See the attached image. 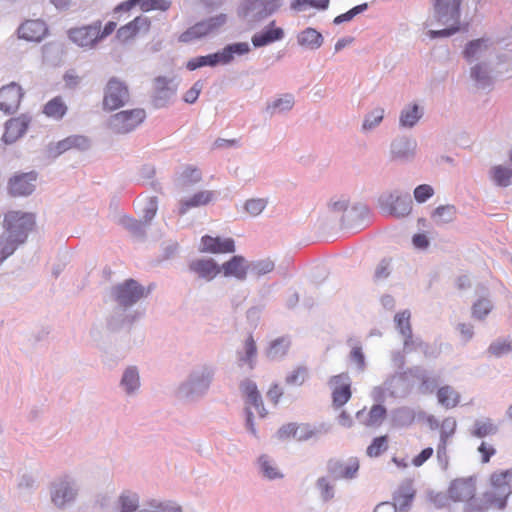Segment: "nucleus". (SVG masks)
Instances as JSON below:
<instances>
[{"mask_svg": "<svg viewBox=\"0 0 512 512\" xmlns=\"http://www.w3.org/2000/svg\"><path fill=\"white\" fill-rule=\"evenodd\" d=\"M4 223L6 229L0 237V264L25 242L35 220L30 213L10 211L6 214Z\"/></svg>", "mask_w": 512, "mask_h": 512, "instance_id": "1", "label": "nucleus"}, {"mask_svg": "<svg viewBox=\"0 0 512 512\" xmlns=\"http://www.w3.org/2000/svg\"><path fill=\"white\" fill-rule=\"evenodd\" d=\"M215 372L216 368L212 364L195 366L177 387V398L185 402H196L203 398L210 389Z\"/></svg>", "mask_w": 512, "mask_h": 512, "instance_id": "2", "label": "nucleus"}, {"mask_svg": "<svg viewBox=\"0 0 512 512\" xmlns=\"http://www.w3.org/2000/svg\"><path fill=\"white\" fill-rule=\"evenodd\" d=\"M512 469L505 471H496L490 476L491 489L483 494V505H476V501L468 505L469 512H485L490 507L504 509L507 499L512 494Z\"/></svg>", "mask_w": 512, "mask_h": 512, "instance_id": "3", "label": "nucleus"}, {"mask_svg": "<svg viewBox=\"0 0 512 512\" xmlns=\"http://www.w3.org/2000/svg\"><path fill=\"white\" fill-rule=\"evenodd\" d=\"M463 0H433V14L428 25L444 26L440 30H429L431 38L449 37L459 31L460 6Z\"/></svg>", "mask_w": 512, "mask_h": 512, "instance_id": "4", "label": "nucleus"}, {"mask_svg": "<svg viewBox=\"0 0 512 512\" xmlns=\"http://www.w3.org/2000/svg\"><path fill=\"white\" fill-rule=\"evenodd\" d=\"M78 493V482L69 475L57 478L50 486L51 502L58 509L71 506L76 501Z\"/></svg>", "mask_w": 512, "mask_h": 512, "instance_id": "5", "label": "nucleus"}, {"mask_svg": "<svg viewBox=\"0 0 512 512\" xmlns=\"http://www.w3.org/2000/svg\"><path fill=\"white\" fill-rule=\"evenodd\" d=\"M146 119V111L142 108L122 110L110 115L107 120L108 129L117 135L133 132Z\"/></svg>", "mask_w": 512, "mask_h": 512, "instance_id": "6", "label": "nucleus"}, {"mask_svg": "<svg viewBox=\"0 0 512 512\" xmlns=\"http://www.w3.org/2000/svg\"><path fill=\"white\" fill-rule=\"evenodd\" d=\"M151 292L150 287L145 288L134 279H127L111 289V297L121 307L128 308Z\"/></svg>", "mask_w": 512, "mask_h": 512, "instance_id": "7", "label": "nucleus"}, {"mask_svg": "<svg viewBox=\"0 0 512 512\" xmlns=\"http://www.w3.org/2000/svg\"><path fill=\"white\" fill-rule=\"evenodd\" d=\"M378 204L383 212L395 217H405L412 210L410 194L400 190L383 192L378 198Z\"/></svg>", "mask_w": 512, "mask_h": 512, "instance_id": "8", "label": "nucleus"}, {"mask_svg": "<svg viewBox=\"0 0 512 512\" xmlns=\"http://www.w3.org/2000/svg\"><path fill=\"white\" fill-rule=\"evenodd\" d=\"M130 102V91L127 84L117 77H111L103 92V109L117 110Z\"/></svg>", "mask_w": 512, "mask_h": 512, "instance_id": "9", "label": "nucleus"}, {"mask_svg": "<svg viewBox=\"0 0 512 512\" xmlns=\"http://www.w3.org/2000/svg\"><path fill=\"white\" fill-rule=\"evenodd\" d=\"M476 492V479L473 476L454 479L448 488L449 498L454 502H467L465 510L469 512L468 505L476 501V505H483L482 499L474 498Z\"/></svg>", "mask_w": 512, "mask_h": 512, "instance_id": "10", "label": "nucleus"}, {"mask_svg": "<svg viewBox=\"0 0 512 512\" xmlns=\"http://www.w3.org/2000/svg\"><path fill=\"white\" fill-rule=\"evenodd\" d=\"M282 6V0H244L241 13L249 22L261 21Z\"/></svg>", "mask_w": 512, "mask_h": 512, "instance_id": "11", "label": "nucleus"}, {"mask_svg": "<svg viewBox=\"0 0 512 512\" xmlns=\"http://www.w3.org/2000/svg\"><path fill=\"white\" fill-rule=\"evenodd\" d=\"M101 21H95L90 25L71 28L68 31L69 39L82 48H94L100 41Z\"/></svg>", "mask_w": 512, "mask_h": 512, "instance_id": "12", "label": "nucleus"}, {"mask_svg": "<svg viewBox=\"0 0 512 512\" xmlns=\"http://www.w3.org/2000/svg\"><path fill=\"white\" fill-rule=\"evenodd\" d=\"M227 16L225 14H219L211 17L205 21L196 23L190 27L179 37L181 42L187 43L195 39L202 38L210 33L217 31L222 25L225 24Z\"/></svg>", "mask_w": 512, "mask_h": 512, "instance_id": "13", "label": "nucleus"}, {"mask_svg": "<svg viewBox=\"0 0 512 512\" xmlns=\"http://www.w3.org/2000/svg\"><path fill=\"white\" fill-rule=\"evenodd\" d=\"M177 85L173 78L158 76L153 81L152 102L154 107L162 108L167 106L175 96Z\"/></svg>", "mask_w": 512, "mask_h": 512, "instance_id": "14", "label": "nucleus"}, {"mask_svg": "<svg viewBox=\"0 0 512 512\" xmlns=\"http://www.w3.org/2000/svg\"><path fill=\"white\" fill-rule=\"evenodd\" d=\"M359 460L351 457L346 461L331 459L327 463V471L333 480H353L359 471Z\"/></svg>", "mask_w": 512, "mask_h": 512, "instance_id": "15", "label": "nucleus"}, {"mask_svg": "<svg viewBox=\"0 0 512 512\" xmlns=\"http://www.w3.org/2000/svg\"><path fill=\"white\" fill-rule=\"evenodd\" d=\"M417 142L410 136H397L390 144L391 158L395 161L406 163L414 159Z\"/></svg>", "mask_w": 512, "mask_h": 512, "instance_id": "16", "label": "nucleus"}, {"mask_svg": "<svg viewBox=\"0 0 512 512\" xmlns=\"http://www.w3.org/2000/svg\"><path fill=\"white\" fill-rule=\"evenodd\" d=\"M198 250L201 253L210 254L233 253L235 252V241L230 237L204 235L201 237Z\"/></svg>", "mask_w": 512, "mask_h": 512, "instance_id": "17", "label": "nucleus"}, {"mask_svg": "<svg viewBox=\"0 0 512 512\" xmlns=\"http://www.w3.org/2000/svg\"><path fill=\"white\" fill-rule=\"evenodd\" d=\"M188 270L198 279L212 281L220 272V266L212 258H196L189 262Z\"/></svg>", "mask_w": 512, "mask_h": 512, "instance_id": "18", "label": "nucleus"}, {"mask_svg": "<svg viewBox=\"0 0 512 512\" xmlns=\"http://www.w3.org/2000/svg\"><path fill=\"white\" fill-rule=\"evenodd\" d=\"M23 97L22 88L15 82L3 86L0 89V110L6 114L17 111Z\"/></svg>", "mask_w": 512, "mask_h": 512, "instance_id": "19", "label": "nucleus"}, {"mask_svg": "<svg viewBox=\"0 0 512 512\" xmlns=\"http://www.w3.org/2000/svg\"><path fill=\"white\" fill-rule=\"evenodd\" d=\"M37 173L34 171L21 173L10 178L8 183L9 193L12 196H28L33 193L36 188L35 182Z\"/></svg>", "mask_w": 512, "mask_h": 512, "instance_id": "20", "label": "nucleus"}, {"mask_svg": "<svg viewBox=\"0 0 512 512\" xmlns=\"http://www.w3.org/2000/svg\"><path fill=\"white\" fill-rule=\"evenodd\" d=\"M330 384L334 386L332 392L333 404L336 407L343 406L351 397L349 376L345 373L333 376L330 379Z\"/></svg>", "mask_w": 512, "mask_h": 512, "instance_id": "21", "label": "nucleus"}, {"mask_svg": "<svg viewBox=\"0 0 512 512\" xmlns=\"http://www.w3.org/2000/svg\"><path fill=\"white\" fill-rule=\"evenodd\" d=\"M31 119L27 115H21L16 118H11L5 124V133L3 134V141L7 144H12L22 137L30 123Z\"/></svg>", "mask_w": 512, "mask_h": 512, "instance_id": "22", "label": "nucleus"}, {"mask_svg": "<svg viewBox=\"0 0 512 512\" xmlns=\"http://www.w3.org/2000/svg\"><path fill=\"white\" fill-rule=\"evenodd\" d=\"M221 272L225 277H234L239 281L247 278L249 262L241 255H235L221 266Z\"/></svg>", "mask_w": 512, "mask_h": 512, "instance_id": "23", "label": "nucleus"}, {"mask_svg": "<svg viewBox=\"0 0 512 512\" xmlns=\"http://www.w3.org/2000/svg\"><path fill=\"white\" fill-rule=\"evenodd\" d=\"M283 37L284 30L280 27H275V21H271L263 30L252 36L251 42L255 48H260L280 41Z\"/></svg>", "mask_w": 512, "mask_h": 512, "instance_id": "24", "label": "nucleus"}, {"mask_svg": "<svg viewBox=\"0 0 512 512\" xmlns=\"http://www.w3.org/2000/svg\"><path fill=\"white\" fill-rule=\"evenodd\" d=\"M424 115L423 106L416 102L406 104L399 113V127L412 129Z\"/></svg>", "mask_w": 512, "mask_h": 512, "instance_id": "25", "label": "nucleus"}, {"mask_svg": "<svg viewBox=\"0 0 512 512\" xmlns=\"http://www.w3.org/2000/svg\"><path fill=\"white\" fill-rule=\"evenodd\" d=\"M47 31L46 25L40 20H29L18 28V36L27 41L39 42Z\"/></svg>", "mask_w": 512, "mask_h": 512, "instance_id": "26", "label": "nucleus"}, {"mask_svg": "<svg viewBox=\"0 0 512 512\" xmlns=\"http://www.w3.org/2000/svg\"><path fill=\"white\" fill-rule=\"evenodd\" d=\"M491 41L488 38H480L470 41L463 52L468 62L485 59L490 52Z\"/></svg>", "mask_w": 512, "mask_h": 512, "instance_id": "27", "label": "nucleus"}, {"mask_svg": "<svg viewBox=\"0 0 512 512\" xmlns=\"http://www.w3.org/2000/svg\"><path fill=\"white\" fill-rule=\"evenodd\" d=\"M401 382V378L397 375L388 377L382 385L376 386L371 392V397L376 403H383L386 396L397 397L398 389L397 385Z\"/></svg>", "mask_w": 512, "mask_h": 512, "instance_id": "28", "label": "nucleus"}, {"mask_svg": "<svg viewBox=\"0 0 512 512\" xmlns=\"http://www.w3.org/2000/svg\"><path fill=\"white\" fill-rule=\"evenodd\" d=\"M331 426L326 423H320L318 425H311L308 423H302L297 425L294 430V439L297 441H307L312 438H318L330 432Z\"/></svg>", "mask_w": 512, "mask_h": 512, "instance_id": "29", "label": "nucleus"}, {"mask_svg": "<svg viewBox=\"0 0 512 512\" xmlns=\"http://www.w3.org/2000/svg\"><path fill=\"white\" fill-rule=\"evenodd\" d=\"M140 375L136 366H128L121 377L120 388L127 396H135L140 389Z\"/></svg>", "mask_w": 512, "mask_h": 512, "instance_id": "30", "label": "nucleus"}, {"mask_svg": "<svg viewBox=\"0 0 512 512\" xmlns=\"http://www.w3.org/2000/svg\"><path fill=\"white\" fill-rule=\"evenodd\" d=\"M257 346L255 340L250 335L245 340L243 348L237 351V361L240 367L247 366L249 370H253L257 361Z\"/></svg>", "mask_w": 512, "mask_h": 512, "instance_id": "31", "label": "nucleus"}, {"mask_svg": "<svg viewBox=\"0 0 512 512\" xmlns=\"http://www.w3.org/2000/svg\"><path fill=\"white\" fill-rule=\"evenodd\" d=\"M386 414L387 410L382 403H376L371 407L369 412H365L364 410L358 411L356 417L366 426L378 427L384 421Z\"/></svg>", "mask_w": 512, "mask_h": 512, "instance_id": "32", "label": "nucleus"}, {"mask_svg": "<svg viewBox=\"0 0 512 512\" xmlns=\"http://www.w3.org/2000/svg\"><path fill=\"white\" fill-rule=\"evenodd\" d=\"M499 432V426L489 417L476 419L469 428V434L472 437L483 439L488 436H494Z\"/></svg>", "mask_w": 512, "mask_h": 512, "instance_id": "33", "label": "nucleus"}, {"mask_svg": "<svg viewBox=\"0 0 512 512\" xmlns=\"http://www.w3.org/2000/svg\"><path fill=\"white\" fill-rule=\"evenodd\" d=\"M214 193L212 191L204 190L199 191L191 197L183 198L179 201V214L184 215L190 209L204 206L212 201Z\"/></svg>", "mask_w": 512, "mask_h": 512, "instance_id": "34", "label": "nucleus"}, {"mask_svg": "<svg viewBox=\"0 0 512 512\" xmlns=\"http://www.w3.org/2000/svg\"><path fill=\"white\" fill-rule=\"evenodd\" d=\"M297 43L299 46L315 51L324 43L323 35L312 27H307L297 34Z\"/></svg>", "mask_w": 512, "mask_h": 512, "instance_id": "35", "label": "nucleus"}, {"mask_svg": "<svg viewBox=\"0 0 512 512\" xmlns=\"http://www.w3.org/2000/svg\"><path fill=\"white\" fill-rule=\"evenodd\" d=\"M256 465L259 474L267 480L272 481L284 477L274 459L266 454H262L257 458Z\"/></svg>", "mask_w": 512, "mask_h": 512, "instance_id": "36", "label": "nucleus"}, {"mask_svg": "<svg viewBox=\"0 0 512 512\" xmlns=\"http://www.w3.org/2000/svg\"><path fill=\"white\" fill-rule=\"evenodd\" d=\"M369 214V208L363 203H355L346 214H343L340 218L342 227H353L363 221Z\"/></svg>", "mask_w": 512, "mask_h": 512, "instance_id": "37", "label": "nucleus"}, {"mask_svg": "<svg viewBox=\"0 0 512 512\" xmlns=\"http://www.w3.org/2000/svg\"><path fill=\"white\" fill-rule=\"evenodd\" d=\"M118 512H137L140 510V495L132 490L122 491L115 501Z\"/></svg>", "mask_w": 512, "mask_h": 512, "instance_id": "38", "label": "nucleus"}, {"mask_svg": "<svg viewBox=\"0 0 512 512\" xmlns=\"http://www.w3.org/2000/svg\"><path fill=\"white\" fill-rule=\"evenodd\" d=\"M410 312L403 311L395 315V322L399 332L404 337V350L410 351L415 345V341L412 337L411 325L409 322Z\"/></svg>", "mask_w": 512, "mask_h": 512, "instance_id": "39", "label": "nucleus"}, {"mask_svg": "<svg viewBox=\"0 0 512 512\" xmlns=\"http://www.w3.org/2000/svg\"><path fill=\"white\" fill-rule=\"evenodd\" d=\"M392 425L398 428L411 426L416 418V412L408 406H401L391 411Z\"/></svg>", "mask_w": 512, "mask_h": 512, "instance_id": "40", "label": "nucleus"}, {"mask_svg": "<svg viewBox=\"0 0 512 512\" xmlns=\"http://www.w3.org/2000/svg\"><path fill=\"white\" fill-rule=\"evenodd\" d=\"M137 512H183V509L173 500L151 499Z\"/></svg>", "mask_w": 512, "mask_h": 512, "instance_id": "41", "label": "nucleus"}, {"mask_svg": "<svg viewBox=\"0 0 512 512\" xmlns=\"http://www.w3.org/2000/svg\"><path fill=\"white\" fill-rule=\"evenodd\" d=\"M295 104V98L292 94L286 93L281 95L279 98L267 103L266 112L270 116L276 114H283L290 111Z\"/></svg>", "mask_w": 512, "mask_h": 512, "instance_id": "42", "label": "nucleus"}, {"mask_svg": "<svg viewBox=\"0 0 512 512\" xmlns=\"http://www.w3.org/2000/svg\"><path fill=\"white\" fill-rule=\"evenodd\" d=\"M251 50L247 42H236L226 45L220 52L222 58V65L231 63L235 55H245Z\"/></svg>", "mask_w": 512, "mask_h": 512, "instance_id": "43", "label": "nucleus"}, {"mask_svg": "<svg viewBox=\"0 0 512 512\" xmlns=\"http://www.w3.org/2000/svg\"><path fill=\"white\" fill-rule=\"evenodd\" d=\"M470 76L475 81L478 88L485 89L492 84L490 69L485 62L473 66L470 71Z\"/></svg>", "mask_w": 512, "mask_h": 512, "instance_id": "44", "label": "nucleus"}, {"mask_svg": "<svg viewBox=\"0 0 512 512\" xmlns=\"http://www.w3.org/2000/svg\"><path fill=\"white\" fill-rule=\"evenodd\" d=\"M291 345V341L288 337H280L273 340L266 350V356L270 360H279L283 358Z\"/></svg>", "mask_w": 512, "mask_h": 512, "instance_id": "45", "label": "nucleus"}, {"mask_svg": "<svg viewBox=\"0 0 512 512\" xmlns=\"http://www.w3.org/2000/svg\"><path fill=\"white\" fill-rule=\"evenodd\" d=\"M413 497L414 489L412 488L411 484L406 483L401 485L395 492L393 497L394 502L392 504L396 506V510H405L410 506Z\"/></svg>", "mask_w": 512, "mask_h": 512, "instance_id": "46", "label": "nucleus"}, {"mask_svg": "<svg viewBox=\"0 0 512 512\" xmlns=\"http://www.w3.org/2000/svg\"><path fill=\"white\" fill-rule=\"evenodd\" d=\"M438 402L446 409L456 407L460 401V394L451 386L441 387L437 392Z\"/></svg>", "mask_w": 512, "mask_h": 512, "instance_id": "47", "label": "nucleus"}, {"mask_svg": "<svg viewBox=\"0 0 512 512\" xmlns=\"http://www.w3.org/2000/svg\"><path fill=\"white\" fill-rule=\"evenodd\" d=\"M218 64L222 65V58L219 51L206 56L192 58L187 62L186 67L188 70L193 71L204 66L214 67Z\"/></svg>", "mask_w": 512, "mask_h": 512, "instance_id": "48", "label": "nucleus"}, {"mask_svg": "<svg viewBox=\"0 0 512 512\" xmlns=\"http://www.w3.org/2000/svg\"><path fill=\"white\" fill-rule=\"evenodd\" d=\"M240 390L246 396L247 404H251L254 408H259L261 405V395L257 389L256 383L250 379H245L240 383Z\"/></svg>", "mask_w": 512, "mask_h": 512, "instance_id": "49", "label": "nucleus"}, {"mask_svg": "<svg viewBox=\"0 0 512 512\" xmlns=\"http://www.w3.org/2000/svg\"><path fill=\"white\" fill-rule=\"evenodd\" d=\"M456 213L454 205H441L433 211L431 217L437 225H443L451 223L455 219Z\"/></svg>", "mask_w": 512, "mask_h": 512, "instance_id": "50", "label": "nucleus"}, {"mask_svg": "<svg viewBox=\"0 0 512 512\" xmlns=\"http://www.w3.org/2000/svg\"><path fill=\"white\" fill-rule=\"evenodd\" d=\"M491 178L497 186L507 187L512 184V168L497 165L491 168Z\"/></svg>", "mask_w": 512, "mask_h": 512, "instance_id": "51", "label": "nucleus"}, {"mask_svg": "<svg viewBox=\"0 0 512 512\" xmlns=\"http://www.w3.org/2000/svg\"><path fill=\"white\" fill-rule=\"evenodd\" d=\"M43 112L48 117L59 120L66 114L67 106L61 97H55L44 106Z\"/></svg>", "mask_w": 512, "mask_h": 512, "instance_id": "52", "label": "nucleus"}, {"mask_svg": "<svg viewBox=\"0 0 512 512\" xmlns=\"http://www.w3.org/2000/svg\"><path fill=\"white\" fill-rule=\"evenodd\" d=\"M201 179L202 174L199 169L192 166H187L179 176L177 183L182 189H185L200 182Z\"/></svg>", "mask_w": 512, "mask_h": 512, "instance_id": "53", "label": "nucleus"}, {"mask_svg": "<svg viewBox=\"0 0 512 512\" xmlns=\"http://www.w3.org/2000/svg\"><path fill=\"white\" fill-rule=\"evenodd\" d=\"M275 268V264L270 259H261L257 261L249 262L248 272L256 277L257 279L272 272Z\"/></svg>", "mask_w": 512, "mask_h": 512, "instance_id": "54", "label": "nucleus"}, {"mask_svg": "<svg viewBox=\"0 0 512 512\" xmlns=\"http://www.w3.org/2000/svg\"><path fill=\"white\" fill-rule=\"evenodd\" d=\"M316 488L319 492L321 500L324 502L332 500L335 496V485L333 481L327 476H323L317 479Z\"/></svg>", "mask_w": 512, "mask_h": 512, "instance_id": "55", "label": "nucleus"}, {"mask_svg": "<svg viewBox=\"0 0 512 512\" xmlns=\"http://www.w3.org/2000/svg\"><path fill=\"white\" fill-rule=\"evenodd\" d=\"M493 303L488 298H480L472 305V318L478 321L484 320L493 310Z\"/></svg>", "mask_w": 512, "mask_h": 512, "instance_id": "56", "label": "nucleus"}, {"mask_svg": "<svg viewBox=\"0 0 512 512\" xmlns=\"http://www.w3.org/2000/svg\"><path fill=\"white\" fill-rule=\"evenodd\" d=\"M384 117V109L383 108H375L368 114H366L363 124V131H370L377 127L383 120Z\"/></svg>", "mask_w": 512, "mask_h": 512, "instance_id": "57", "label": "nucleus"}, {"mask_svg": "<svg viewBox=\"0 0 512 512\" xmlns=\"http://www.w3.org/2000/svg\"><path fill=\"white\" fill-rule=\"evenodd\" d=\"M158 210V199L156 196L149 197L142 210V222L148 227Z\"/></svg>", "mask_w": 512, "mask_h": 512, "instance_id": "58", "label": "nucleus"}, {"mask_svg": "<svg viewBox=\"0 0 512 512\" xmlns=\"http://www.w3.org/2000/svg\"><path fill=\"white\" fill-rule=\"evenodd\" d=\"M307 5L319 10H326L329 6V0H294L290 8L300 12L303 11Z\"/></svg>", "mask_w": 512, "mask_h": 512, "instance_id": "59", "label": "nucleus"}, {"mask_svg": "<svg viewBox=\"0 0 512 512\" xmlns=\"http://www.w3.org/2000/svg\"><path fill=\"white\" fill-rule=\"evenodd\" d=\"M267 204L268 200L265 198H251L245 202L244 209L249 215L256 217L263 212Z\"/></svg>", "mask_w": 512, "mask_h": 512, "instance_id": "60", "label": "nucleus"}, {"mask_svg": "<svg viewBox=\"0 0 512 512\" xmlns=\"http://www.w3.org/2000/svg\"><path fill=\"white\" fill-rule=\"evenodd\" d=\"M388 448V437L386 435L376 437L367 447L366 453L369 457H378Z\"/></svg>", "mask_w": 512, "mask_h": 512, "instance_id": "61", "label": "nucleus"}, {"mask_svg": "<svg viewBox=\"0 0 512 512\" xmlns=\"http://www.w3.org/2000/svg\"><path fill=\"white\" fill-rule=\"evenodd\" d=\"M511 350L512 347L510 342L505 339H497L488 347V353L497 358L507 355Z\"/></svg>", "mask_w": 512, "mask_h": 512, "instance_id": "62", "label": "nucleus"}, {"mask_svg": "<svg viewBox=\"0 0 512 512\" xmlns=\"http://www.w3.org/2000/svg\"><path fill=\"white\" fill-rule=\"evenodd\" d=\"M308 377V369L305 366H298L287 374L285 382L288 385L301 386Z\"/></svg>", "mask_w": 512, "mask_h": 512, "instance_id": "63", "label": "nucleus"}, {"mask_svg": "<svg viewBox=\"0 0 512 512\" xmlns=\"http://www.w3.org/2000/svg\"><path fill=\"white\" fill-rule=\"evenodd\" d=\"M122 225L131 231L137 237H144L146 233V226L141 220H137L128 216L121 219Z\"/></svg>", "mask_w": 512, "mask_h": 512, "instance_id": "64", "label": "nucleus"}]
</instances>
